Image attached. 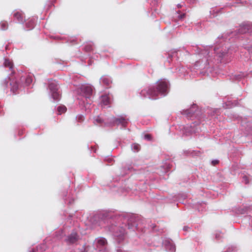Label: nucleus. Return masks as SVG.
I'll list each match as a JSON object with an SVG mask.
<instances>
[{
  "label": "nucleus",
  "instance_id": "nucleus-13",
  "mask_svg": "<svg viewBox=\"0 0 252 252\" xmlns=\"http://www.w3.org/2000/svg\"><path fill=\"white\" fill-rule=\"evenodd\" d=\"M52 96L53 99L56 100H58L60 98V94L58 91L52 92Z\"/></svg>",
  "mask_w": 252,
  "mask_h": 252
},
{
  "label": "nucleus",
  "instance_id": "nucleus-7",
  "mask_svg": "<svg viewBox=\"0 0 252 252\" xmlns=\"http://www.w3.org/2000/svg\"><path fill=\"white\" fill-rule=\"evenodd\" d=\"M49 88L51 93L54 91H57L58 89L57 83L55 81L50 82L49 85Z\"/></svg>",
  "mask_w": 252,
  "mask_h": 252
},
{
  "label": "nucleus",
  "instance_id": "nucleus-2",
  "mask_svg": "<svg viewBox=\"0 0 252 252\" xmlns=\"http://www.w3.org/2000/svg\"><path fill=\"white\" fill-rule=\"evenodd\" d=\"M82 93L84 95L86 99L89 98L93 94L92 87L89 85H83L81 88Z\"/></svg>",
  "mask_w": 252,
  "mask_h": 252
},
{
  "label": "nucleus",
  "instance_id": "nucleus-14",
  "mask_svg": "<svg viewBox=\"0 0 252 252\" xmlns=\"http://www.w3.org/2000/svg\"><path fill=\"white\" fill-rule=\"evenodd\" d=\"M132 149L134 152H137L140 149V146L138 144H133L132 146Z\"/></svg>",
  "mask_w": 252,
  "mask_h": 252
},
{
  "label": "nucleus",
  "instance_id": "nucleus-23",
  "mask_svg": "<svg viewBox=\"0 0 252 252\" xmlns=\"http://www.w3.org/2000/svg\"><path fill=\"white\" fill-rule=\"evenodd\" d=\"M95 121H96L98 123H102V122H103L102 120L100 118H99V117H97V118L96 119Z\"/></svg>",
  "mask_w": 252,
  "mask_h": 252
},
{
  "label": "nucleus",
  "instance_id": "nucleus-25",
  "mask_svg": "<svg viewBox=\"0 0 252 252\" xmlns=\"http://www.w3.org/2000/svg\"><path fill=\"white\" fill-rule=\"evenodd\" d=\"M212 163L214 165H215V164L218 163V160H214V161H212Z\"/></svg>",
  "mask_w": 252,
  "mask_h": 252
},
{
  "label": "nucleus",
  "instance_id": "nucleus-18",
  "mask_svg": "<svg viewBox=\"0 0 252 252\" xmlns=\"http://www.w3.org/2000/svg\"><path fill=\"white\" fill-rule=\"evenodd\" d=\"M85 50L86 52H91L93 50V46L91 44H88L85 46Z\"/></svg>",
  "mask_w": 252,
  "mask_h": 252
},
{
  "label": "nucleus",
  "instance_id": "nucleus-9",
  "mask_svg": "<svg viewBox=\"0 0 252 252\" xmlns=\"http://www.w3.org/2000/svg\"><path fill=\"white\" fill-rule=\"evenodd\" d=\"M26 27L29 29V30L32 29L34 26V22L32 19L28 20L26 23Z\"/></svg>",
  "mask_w": 252,
  "mask_h": 252
},
{
  "label": "nucleus",
  "instance_id": "nucleus-17",
  "mask_svg": "<svg viewBox=\"0 0 252 252\" xmlns=\"http://www.w3.org/2000/svg\"><path fill=\"white\" fill-rule=\"evenodd\" d=\"M10 85L11 86V91H12L13 92H14L15 91L17 90V89H18V84H17L16 82H15L13 85L11 83H10Z\"/></svg>",
  "mask_w": 252,
  "mask_h": 252
},
{
  "label": "nucleus",
  "instance_id": "nucleus-26",
  "mask_svg": "<svg viewBox=\"0 0 252 252\" xmlns=\"http://www.w3.org/2000/svg\"><path fill=\"white\" fill-rule=\"evenodd\" d=\"M184 16H185V14H183V15H181L180 16V18H181V19L183 18L184 17Z\"/></svg>",
  "mask_w": 252,
  "mask_h": 252
},
{
  "label": "nucleus",
  "instance_id": "nucleus-20",
  "mask_svg": "<svg viewBox=\"0 0 252 252\" xmlns=\"http://www.w3.org/2000/svg\"><path fill=\"white\" fill-rule=\"evenodd\" d=\"M77 120L79 122H82L84 121V116L83 115H78L76 117Z\"/></svg>",
  "mask_w": 252,
  "mask_h": 252
},
{
  "label": "nucleus",
  "instance_id": "nucleus-8",
  "mask_svg": "<svg viewBox=\"0 0 252 252\" xmlns=\"http://www.w3.org/2000/svg\"><path fill=\"white\" fill-rule=\"evenodd\" d=\"M249 25L241 26L240 29H239V32L241 34L246 33L247 32H249Z\"/></svg>",
  "mask_w": 252,
  "mask_h": 252
},
{
  "label": "nucleus",
  "instance_id": "nucleus-5",
  "mask_svg": "<svg viewBox=\"0 0 252 252\" xmlns=\"http://www.w3.org/2000/svg\"><path fill=\"white\" fill-rule=\"evenodd\" d=\"M113 123L117 125L121 124L123 126H126L127 122L123 117L119 118H113Z\"/></svg>",
  "mask_w": 252,
  "mask_h": 252
},
{
  "label": "nucleus",
  "instance_id": "nucleus-19",
  "mask_svg": "<svg viewBox=\"0 0 252 252\" xmlns=\"http://www.w3.org/2000/svg\"><path fill=\"white\" fill-rule=\"evenodd\" d=\"M32 81V79L31 76H27L26 78V83L27 85H29Z\"/></svg>",
  "mask_w": 252,
  "mask_h": 252
},
{
  "label": "nucleus",
  "instance_id": "nucleus-24",
  "mask_svg": "<svg viewBox=\"0 0 252 252\" xmlns=\"http://www.w3.org/2000/svg\"><path fill=\"white\" fill-rule=\"evenodd\" d=\"M243 179H244L246 184H247V183H249V181H248V178L246 176H244L243 177Z\"/></svg>",
  "mask_w": 252,
  "mask_h": 252
},
{
  "label": "nucleus",
  "instance_id": "nucleus-6",
  "mask_svg": "<svg viewBox=\"0 0 252 252\" xmlns=\"http://www.w3.org/2000/svg\"><path fill=\"white\" fill-rule=\"evenodd\" d=\"M4 64L6 67L9 68V71L11 72V73H13V65L12 63L10 60L6 59L4 61Z\"/></svg>",
  "mask_w": 252,
  "mask_h": 252
},
{
  "label": "nucleus",
  "instance_id": "nucleus-12",
  "mask_svg": "<svg viewBox=\"0 0 252 252\" xmlns=\"http://www.w3.org/2000/svg\"><path fill=\"white\" fill-rule=\"evenodd\" d=\"M9 80V78H7L1 81V85L3 89L7 88Z\"/></svg>",
  "mask_w": 252,
  "mask_h": 252
},
{
  "label": "nucleus",
  "instance_id": "nucleus-11",
  "mask_svg": "<svg viewBox=\"0 0 252 252\" xmlns=\"http://www.w3.org/2000/svg\"><path fill=\"white\" fill-rule=\"evenodd\" d=\"M58 112L59 115H61L62 114L64 113L66 111V108L65 106L62 105L60 106L57 108Z\"/></svg>",
  "mask_w": 252,
  "mask_h": 252
},
{
  "label": "nucleus",
  "instance_id": "nucleus-21",
  "mask_svg": "<svg viewBox=\"0 0 252 252\" xmlns=\"http://www.w3.org/2000/svg\"><path fill=\"white\" fill-rule=\"evenodd\" d=\"M175 247L174 245L171 244L170 245V249L169 250V251L170 252H174L175 251Z\"/></svg>",
  "mask_w": 252,
  "mask_h": 252
},
{
  "label": "nucleus",
  "instance_id": "nucleus-3",
  "mask_svg": "<svg viewBox=\"0 0 252 252\" xmlns=\"http://www.w3.org/2000/svg\"><path fill=\"white\" fill-rule=\"evenodd\" d=\"M79 239V236L76 232L70 234L66 239V242L68 244H72L76 243Z\"/></svg>",
  "mask_w": 252,
  "mask_h": 252
},
{
  "label": "nucleus",
  "instance_id": "nucleus-16",
  "mask_svg": "<svg viewBox=\"0 0 252 252\" xmlns=\"http://www.w3.org/2000/svg\"><path fill=\"white\" fill-rule=\"evenodd\" d=\"M0 26H1V30H5L7 29L8 28V24L5 21H4V22H2L1 23H0Z\"/></svg>",
  "mask_w": 252,
  "mask_h": 252
},
{
  "label": "nucleus",
  "instance_id": "nucleus-1",
  "mask_svg": "<svg viewBox=\"0 0 252 252\" xmlns=\"http://www.w3.org/2000/svg\"><path fill=\"white\" fill-rule=\"evenodd\" d=\"M167 90L168 83L164 80H161L158 82L156 89L153 87L144 89L141 91V94L145 97H154L157 96L158 93H166Z\"/></svg>",
  "mask_w": 252,
  "mask_h": 252
},
{
  "label": "nucleus",
  "instance_id": "nucleus-10",
  "mask_svg": "<svg viewBox=\"0 0 252 252\" xmlns=\"http://www.w3.org/2000/svg\"><path fill=\"white\" fill-rule=\"evenodd\" d=\"M109 98L107 95H103L101 97V103L103 105H107L109 103Z\"/></svg>",
  "mask_w": 252,
  "mask_h": 252
},
{
  "label": "nucleus",
  "instance_id": "nucleus-15",
  "mask_svg": "<svg viewBox=\"0 0 252 252\" xmlns=\"http://www.w3.org/2000/svg\"><path fill=\"white\" fill-rule=\"evenodd\" d=\"M97 243L98 245L103 246L107 244V241L104 238H101L98 240Z\"/></svg>",
  "mask_w": 252,
  "mask_h": 252
},
{
  "label": "nucleus",
  "instance_id": "nucleus-4",
  "mask_svg": "<svg viewBox=\"0 0 252 252\" xmlns=\"http://www.w3.org/2000/svg\"><path fill=\"white\" fill-rule=\"evenodd\" d=\"M13 17L20 23L23 24L25 21L24 13L21 11L15 12L13 14Z\"/></svg>",
  "mask_w": 252,
  "mask_h": 252
},
{
  "label": "nucleus",
  "instance_id": "nucleus-27",
  "mask_svg": "<svg viewBox=\"0 0 252 252\" xmlns=\"http://www.w3.org/2000/svg\"><path fill=\"white\" fill-rule=\"evenodd\" d=\"M178 7L179 8H180V7H181V5H178Z\"/></svg>",
  "mask_w": 252,
  "mask_h": 252
},
{
  "label": "nucleus",
  "instance_id": "nucleus-22",
  "mask_svg": "<svg viewBox=\"0 0 252 252\" xmlns=\"http://www.w3.org/2000/svg\"><path fill=\"white\" fill-rule=\"evenodd\" d=\"M144 138H145V139H147L148 140H151L152 139V136L149 134H145L144 136Z\"/></svg>",
  "mask_w": 252,
  "mask_h": 252
}]
</instances>
